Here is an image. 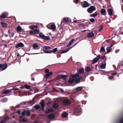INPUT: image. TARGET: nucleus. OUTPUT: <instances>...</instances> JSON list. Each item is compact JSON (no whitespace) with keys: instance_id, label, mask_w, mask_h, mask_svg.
I'll return each instance as SVG.
<instances>
[{"instance_id":"1","label":"nucleus","mask_w":123,"mask_h":123,"mask_svg":"<svg viewBox=\"0 0 123 123\" xmlns=\"http://www.w3.org/2000/svg\"><path fill=\"white\" fill-rule=\"evenodd\" d=\"M71 78H74V81H75L77 83H78L80 82V79L81 78L82 76L79 75L78 74H76L72 75Z\"/></svg>"},{"instance_id":"2","label":"nucleus","mask_w":123,"mask_h":123,"mask_svg":"<svg viewBox=\"0 0 123 123\" xmlns=\"http://www.w3.org/2000/svg\"><path fill=\"white\" fill-rule=\"evenodd\" d=\"M74 112L77 116L80 115L82 113L80 107L78 106H76L75 108Z\"/></svg>"},{"instance_id":"3","label":"nucleus","mask_w":123,"mask_h":123,"mask_svg":"<svg viewBox=\"0 0 123 123\" xmlns=\"http://www.w3.org/2000/svg\"><path fill=\"white\" fill-rule=\"evenodd\" d=\"M96 10V8L94 6H91L87 9V11L88 13L91 14L92 13Z\"/></svg>"},{"instance_id":"4","label":"nucleus","mask_w":123,"mask_h":123,"mask_svg":"<svg viewBox=\"0 0 123 123\" xmlns=\"http://www.w3.org/2000/svg\"><path fill=\"white\" fill-rule=\"evenodd\" d=\"M7 67L8 66L6 64H0V70L3 71L6 69Z\"/></svg>"},{"instance_id":"5","label":"nucleus","mask_w":123,"mask_h":123,"mask_svg":"<svg viewBox=\"0 0 123 123\" xmlns=\"http://www.w3.org/2000/svg\"><path fill=\"white\" fill-rule=\"evenodd\" d=\"M84 4H81V6L82 7L84 8H86L88 7L89 6L91 5V4H89L86 1H83Z\"/></svg>"},{"instance_id":"6","label":"nucleus","mask_w":123,"mask_h":123,"mask_svg":"<svg viewBox=\"0 0 123 123\" xmlns=\"http://www.w3.org/2000/svg\"><path fill=\"white\" fill-rule=\"evenodd\" d=\"M115 123H123V114L120 115L118 120L116 121Z\"/></svg>"},{"instance_id":"7","label":"nucleus","mask_w":123,"mask_h":123,"mask_svg":"<svg viewBox=\"0 0 123 123\" xmlns=\"http://www.w3.org/2000/svg\"><path fill=\"white\" fill-rule=\"evenodd\" d=\"M62 103L64 105H68L71 104V102L69 99H64L63 100Z\"/></svg>"},{"instance_id":"8","label":"nucleus","mask_w":123,"mask_h":123,"mask_svg":"<svg viewBox=\"0 0 123 123\" xmlns=\"http://www.w3.org/2000/svg\"><path fill=\"white\" fill-rule=\"evenodd\" d=\"M8 15V13L7 12H4L2 13L0 17L1 18L4 19L5 18H7V16Z\"/></svg>"},{"instance_id":"9","label":"nucleus","mask_w":123,"mask_h":123,"mask_svg":"<svg viewBox=\"0 0 123 123\" xmlns=\"http://www.w3.org/2000/svg\"><path fill=\"white\" fill-rule=\"evenodd\" d=\"M49 26L50 27L51 29L53 30H55L56 29V26L54 24H49L48 25L47 27L49 29L50 28L49 27Z\"/></svg>"},{"instance_id":"10","label":"nucleus","mask_w":123,"mask_h":123,"mask_svg":"<svg viewBox=\"0 0 123 123\" xmlns=\"http://www.w3.org/2000/svg\"><path fill=\"white\" fill-rule=\"evenodd\" d=\"M113 39L114 40V43L115 44H116L118 43L120 40V39L117 36H115L114 38Z\"/></svg>"},{"instance_id":"11","label":"nucleus","mask_w":123,"mask_h":123,"mask_svg":"<svg viewBox=\"0 0 123 123\" xmlns=\"http://www.w3.org/2000/svg\"><path fill=\"white\" fill-rule=\"evenodd\" d=\"M32 47L33 49L35 50H38L40 49L38 45L36 43L34 44Z\"/></svg>"},{"instance_id":"12","label":"nucleus","mask_w":123,"mask_h":123,"mask_svg":"<svg viewBox=\"0 0 123 123\" xmlns=\"http://www.w3.org/2000/svg\"><path fill=\"white\" fill-rule=\"evenodd\" d=\"M40 104L41 105L42 107L41 110L42 111H43L44 110V107L45 106V104L44 102V100H42V101L40 102Z\"/></svg>"},{"instance_id":"13","label":"nucleus","mask_w":123,"mask_h":123,"mask_svg":"<svg viewBox=\"0 0 123 123\" xmlns=\"http://www.w3.org/2000/svg\"><path fill=\"white\" fill-rule=\"evenodd\" d=\"M70 18L68 17L64 18L61 20V23L65 22H68L70 19Z\"/></svg>"},{"instance_id":"14","label":"nucleus","mask_w":123,"mask_h":123,"mask_svg":"<svg viewBox=\"0 0 123 123\" xmlns=\"http://www.w3.org/2000/svg\"><path fill=\"white\" fill-rule=\"evenodd\" d=\"M106 63L105 61L103 62L101 65L100 66V68L102 69H105L106 66Z\"/></svg>"},{"instance_id":"15","label":"nucleus","mask_w":123,"mask_h":123,"mask_svg":"<svg viewBox=\"0 0 123 123\" xmlns=\"http://www.w3.org/2000/svg\"><path fill=\"white\" fill-rule=\"evenodd\" d=\"M52 72L49 73H47L45 75V77L46 78H47L50 77L52 74Z\"/></svg>"},{"instance_id":"16","label":"nucleus","mask_w":123,"mask_h":123,"mask_svg":"<svg viewBox=\"0 0 123 123\" xmlns=\"http://www.w3.org/2000/svg\"><path fill=\"white\" fill-rule=\"evenodd\" d=\"M24 46V45L23 43H19L17 44V45L15 47L16 49H18L19 47H23Z\"/></svg>"},{"instance_id":"17","label":"nucleus","mask_w":123,"mask_h":123,"mask_svg":"<svg viewBox=\"0 0 123 123\" xmlns=\"http://www.w3.org/2000/svg\"><path fill=\"white\" fill-rule=\"evenodd\" d=\"M48 117L50 119H52L55 117V116L53 114L51 113L48 115Z\"/></svg>"},{"instance_id":"18","label":"nucleus","mask_w":123,"mask_h":123,"mask_svg":"<svg viewBox=\"0 0 123 123\" xmlns=\"http://www.w3.org/2000/svg\"><path fill=\"white\" fill-rule=\"evenodd\" d=\"M11 92V91L10 89H6L3 92V93L4 94H6L8 93H10Z\"/></svg>"},{"instance_id":"19","label":"nucleus","mask_w":123,"mask_h":123,"mask_svg":"<svg viewBox=\"0 0 123 123\" xmlns=\"http://www.w3.org/2000/svg\"><path fill=\"white\" fill-rule=\"evenodd\" d=\"M99 60L98 57H96L93 59L92 61V64H94L96 63Z\"/></svg>"},{"instance_id":"20","label":"nucleus","mask_w":123,"mask_h":123,"mask_svg":"<svg viewBox=\"0 0 123 123\" xmlns=\"http://www.w3.org/2000/svg\"><path fill=\"white\" fill-rule=\"evenodd\" d=\"M68 77V76L67 75H61L59 76V78H63V79L64 80H66V79L65 78Z\"/></svg>"},{"instance_id":"21","label":"nucleus","mask_w":123,"mask_h":123,"mask_svg":"<svg viewBox=\"0 0 123 123\" xmlns=\"http://www.w3.org/2000/svg\"><path fill=\"white\" fill-rule=\"evenodd\" d=\"M87 36L89 38H91L94 36V34L93 33L91 32L88 33L87 35Z\"/></svg>"},{"instance_id":"22","label":"nucleus","mask_w":123,"mask_h":123,"mask_svg":"<svg viewBox=\"0 0 123 123\" xmlns=\"http://www.w3.org/2000/svg\"><path fill=\"white\" fill-rule=\"evenodd\" d=\"M84 87L83 86H79L77 87L76 88V90L77 92H79Z\"/></svg>"},{"instance_id":"23","label":"nucleus","mask_w":123,"mask_h":123,"mask_svg":"<svg viewBox=\"0 0 123 123\" xmlns=\"http://www.w3.org/2000/svg\"><path fill=\"white\" fill-rule=\"evenodd\" d=\"M105 57V55H100L99 54L98 55V57L99 60L100 59L103 60L104 58Z\"/></svg>"},{"instance_id":"24","label":"nucleus","mask_w":123,"mask_h":123,"mask_svg":"<svg viewBox=\"0 0 123 123\" xmlns=\"http://www.w3.org/2000/svg\"><path fill=\"white\" fill-rule=\"evenodd\" d=\"M23 29L20 26H18L16 28V30L18 32L21 31Z\"/></svg>"},{"instance_id":"25","label":"nucleus","mask_w":123,"mask_h":123,"mask_svg":"<svg viewBox=\"0 0 123 123\" xmlns=\"http://www.w3.org/2000/svg\"><path fill=\"white\" fill-rule=\"evenodd\" d=\"M108 14L109 15H112L113 14V11L111 8H109L108 10Z\"/></svg>"},{"instance_id":"26","label":"nucleus","mask_w":123,"mask_h":123,"mask_svg":"<svg viewBox=\"0 0 123 123\" xmlns=\"http://www.w3.org/2000/svg\"><path fill=\"white\" fill-rule=\"evenodd\" d=\"M68 115V114L66 112H63L62 114V116L64 118L67 117Z\"/></svg>"},{"instance_id":"27","label":"nucleus","mask_w":123,"mask_h":123,"mask_svg":"<svg viewBox=\"0 0 123 123\" xmlns=\"http://www.w3.org/2000/svg\"><path fill=\"white\" fill-rule=\"evenodd\" d=\"M106 12L105 10L104 9H101V13L102 14L105 15V14Z\"/></svg>"},{"instance_id":"28","label":"nucleus","mask_w":123,"mask_h":123,"mask_svg":"<svg viewBox=\"0 0 123 123\" xmlns=\"http://www.w3.org/2000/svg\"><path fill=\"white\" fill-rule=\"evenodd\" d=\"M84 72V69L83 68H81L79 70V72L77 74H79V75L80 74H83Z\"/></svg>"},{"instance_id":"29","label":"nucleus","mask_w":123,"mask_h":123,"mask_svg":"<svg viewBox=\"0 0 123 123\" xmlns=\"http://www.w3.org/2000/svg\"><path fill=\"white\" fill-rule=\"evenodd\" d=\"M8 100V99L6 98H4L1 100V102L2 103H5L7 102Z\"/></svg>"},{"instance_id":"30","label":"nucleus","mask_w":123,"mask_h":123,"mask_svg":"<svg viewBox=\"0 0 123 123\" xmlns=\"http://www.w3.org/2000/svg\"><path fill=\"white\" fill-rule=\"evenodd\" d=\"M97 12H96L94 13L90 14V16L91 17H94L97 16Z\"/></svg>"},{"instance_id":"31","label":"nucleus","mask_w":123,"mask_h":123,"mask_svg":"<svg viewBox=\"0 0 123 123\" xmlns=\"http://www.w3.org/2000/svg\"><path fill=\"white\" fill-rule=\"evenodd\" d=\"M0 24L3 27L6 28L7 26V24L5 22H0Z\"/></svg>"},{"instance_id":"32","label":"nucleus","mask_w":123,"mask_h":123,"mask_svg":"<svg viewBox=\"0 0 123 123\" xmlns=\"http://www.w3.org/2000/svg\"><path fill=\"white\" fill-rule=\"evenodd\" d=\"M8 117L7 118H5L3 119V120L1 121L0 122V123H5L7 122V120L9 119Z\"/></svg>"},{"instance_id":"33","label":"nucleus","mask_w":123,"mask_h":123,"mask_svg":"<svg viewBox=\"0 0 123 123\" xmlns=\"http://www.w3.org/2000/svg\"><path fill=\"white\" fill-rule=\"evenodd\" d=\"M39 36L41 38L43 39L44 38L45 36L42 32H40L39 34Z\"/></svg>"},{"instance_id":"34","label":"nucleus","mask_w":123,"mask_h":123,"mask_svg":"<svg viewBox=\"0 0 123 123\" xmlns=\"http://www.w3.org/2000/svg\"><path fill=\"white\" fill-rule=\"evenodd\" d=\"M35 109L36 110H38L40 108V106L38 105H36L33 106Z\"/></svg>"},{"instance_id":"35","label":"nucleus","mask_w":123,"mask_h":123,"mask_svg":"<svg viewBox=\"0 0 123 123\" xmlns=\"http://www.w3.org/2000/svg\"><path fill=\"white\" fill-rule=\"evenodd\" d=\"M107 51V53H109L112 50L111 48L109 47H107L106 48Z\"/></svg>"},{"instance_id":"36","label":"nucleus","mask_w":123,"mask_h":123,"mask_svg":"<svg viewBox=\"0 0 123 123\" xmlns=\"http://www.w3.org/2000/svg\"><path fill=\"white\" fill-rule=\"evenodd\" d=\"M44 39H45L47 41H49L50 40V38L49 36H45Z\"/></svg>"},{"instance_id":"37","label":"nucleus","mask_w":123,"mask_h":123,"mask_svg":"<svg viewBox=\"0 0 123 123\" xmlns=\"http://www.w3.org/2000/svg\"><path fill=\"white\" fill-rule=\"evenodd\" d=\"M52 106L54 108H57L58 107V105L57 103H55Z\"/></svg>"},{"instance_id":"38","label":"nucleus","mask_w":123,"mask_h":123,"mask_svg":"<svg viewBox=\"0 0 123 123\" xmlns=\"http://www.w3.org/2000/svg\"><path fill=\"white\" fill-rule=\"evenodd\" d=\"M43 51L44 53H51V50H43Z\"/></svg>"},{"instance_id":"39","label":"nucleus","mask_w":123,"mask_h":123,"mask_svg":"<svg viewBox=\"0 0 123 123\" xmlns=\"http://www.w3.org/2000/svg\"><path fill=\"white\" fill-rule=\"evenodd\" d=\"M74 81V78H72V79H70V80L68 81L69 83L70 84L73 83Z\"/></svg>"},{"instance_id":"40","label":"nucleus","mask_w":123,"mask_h":123,"mask_svg":"<svg viewBox=\"0 0 123 123\" xmlns=\"http://www.w3.org/2000/svg\"><path fill=\"white\" fill-rule=\"evenodd\" d=\"M43 47L44 48L46 49H51V47L50 46L45 45Z\"/></svg>"},{"instance_id":"41","label":"nucleus","mask_w":123,"mask_h":123,"mask_svg":"<svg viewBox=\"0 0 123 123\" xmlns=\"http://www.w3.org/2000/svg\"><path fill=\"white\" fill-rule=\"evenodd\" d=\"M57 48H55L54 49L52 50H51V53L52 52H53L54 53H55L56 51H57Z\"/></svg>"},{"instance_id":"42","label":"nucleus","mask_w":123,"mask_h":123,"mask_svg":"<svg viewBox=\"0 0 123 123\" xmlns=\"http://www.w3.org/2000/svg\"><path fill=\"white\" fill-rule=\"evenodd\" d=\"M25 87L27 89H29L31 88L30 86L29 85H25Z\"/></svg>"},{"instance_id":"43","label":"nucleus","mask_w":123,"mask_h":123,"mask_svg":"<svg viewBox=\"0 0 123 123\" xmlns=\"http://www.w3.org/2000/svg\"><path fill=\"white\" fill-rule=\"evenodd\" d=\"M26 114L27 115V116L29 117L30 116V114L29 111L26 110Z\"/></svg>"},{"instance_id":"44","label":"nucleus","mask_w":123,"mask_h":123,"mask_svg":"<svg viewBox=\"0 0 123 123\" xmlns=\"http://www.w3.org/2000/svg\"><path fill=\"white\" fill-rule=\"evenodd\" d=\"M86 25L85 24L83 23H81L79 24L78 25V26H81V27H83V26H85Z\"/></svg>"},{"instance_id":"45","label":"nucleus","mask_w":123,"mask_h":123,"mask_svg":"<svg viewBox=\"0 0 123 123\" xmlns=\"http://www.w3.org/2000/svg\"><path fill=\"white\" fill-rule=\"evenodd\" d=\"M27 119L25 117H24L22 119V123H25L27 122Z\"/></svg>"},{"instance_id":"46","label":"nucleus","mask_w":123,"mask_h":123,"mask_svg":"<svg viewBox=\"0 0 123 123\" xmlns=\"http://www.w3.org/2000/svg\"><path fill=\"white\" fill-rule=\"evenodd\" d=\"M85 70L86 71L89 72L91 71V69L90 68L88 67H86L85 68Z\"/></svg>"},{"instance_id":"47","label":"nucleus","mask_w":123,"mask_h":123,"mask_svg":"<svg viewBox=\"0 0 123 123\" xmlns=\"http://www.w3.org/2000/svg\"><path fill=\"white\" fill-rule=\"evenodd\" d=\"M105 51V49L103 46H102L100 49V52H104Z\"/></svg>"},{"instance_id":"48","label":"nucleus","mask_w":123,"mask_h":123,"mask_svg":"<svg viewBox=\"0 0 123 123\" xmlns=\"http://www.w3.org/2000/svg\"><path fill=\"white\" fill-rule=\"evenodd\" d=\"M34 32L35 34H37L39 32V30L37 29H36L34 30Z\"/></svg>"},{"instance_id":"49","label":"nucleus","mask_w":123,"mask_h":123,"mask_svg":"<svg viewBox=\"0 0 123 123\" xmlns=\"http://www.w3.org/2000/svg\"><path fill=\"white\" fill-rule=\"evenodd\" d=\"M26 111H24L21 113V115L22 116H24L26 114Z\"/></svg>"},{"instance_id":"50","label":"nucleus","mask_w":123,"mask_h":123,"mask_svg":"<svg viewBox=\"0 0 123 123\" xmlns=\"http://www.w3.org/2000/svg\"><path fill=\"white\" fill-rule=\"evenodd\" d=\"M43 53H31L30 54H28V53H26L27 54H28L29 55H35V54H42Z\"/></svg>"},{"instance_id":"51","label":"nucleus","mask_w":123,"mask_h":123,"mask_svg":"<svg viewBox=\"0 0 123 123\" xmlns=\"http://www.w3.org/2000/svg\"><path fill=\"white\" fill-rule=\"evenodd\" d=\"M90 21L91 22H93L95 21V20L93 18H91L90 19Z\"/></svg>"},{"instance_id":"52","label":"nucleus","mask_w":123,"mask_h":123,"mask_svg":"<svg viewBox=\"0 0 123 123\" xmlns=\"http://www.w3.org/2000/svg\"><path fill=\"white\" fill-rule=\"evenodd\" d=\"M68 51L66 49L64 50L62 52H61L60 53V54H63V53H65L67 52Z\"/></svg>"},{"instance_id":"53","label":"nucleus","mask_w":123,"mask_h":123,"mask_svg":"<svg viewBox=\"0 0 123 123\" xmlns=\"http://www.w3.org/2000/svg\"><path fill=\"white\" fill-rule=\"evenodd\" d=\"M49 110L48 109L47 110H46L45 111H44V112L45 113L47 114L49 112Z\"/></svg>"},{"instance_id":"54","label":"nucleus","mask_w":123,"mask_h":123,"mask_svg":"<svg viewBox=\"0 0 123 123\" xmlns=\"http://www.w3.org/2000/svg\"><path fill=\"white\" fill-rule=\"evenodd\" d=\"M74 39L73 38L72 40H71L69 42L71 44L74 41Z\"/></svg>"},{"instance_id":"55","label":"nucleus","mask_w":123,"mask_h":123,"mask_svg":"<svg viewBox=\"0 0 123 123\" xmlns=\"http://www.w3.org/2000/svg\"><path fill=\"white\" fill-rule=\"evenodd\" d=\"M45 72L47 73H49V70L48 69H45Z\"/></svg>"},{"instance_id":"56","label":"nucleus","mask_w":123,"mask_h":123,"mask_svg":"<svg viewBox=\"0 0 123 123\" xmlns=\"http://www.w3.org/2000/svg\"><path fill=\"white\" fill-rule=\"evenodd\" d=\"M10 33V34L11 35V37H13V36L14 35V34L13 32L12 31H11V33Z\"/></svg>"},{"instance_id":"57","label":"nucleus","mask_w":123,"mask_h":123,"mask_svg":"<svg viewBox=\"0 0 123 123\" xmlns=\"http://www.w3.org/2000/svg\"><path fill=\"white\" fill-rule=\"evenodd\" d=\"M17 113L19 114H20L21 113L20 112V110H18L17 112Z\"/></svg>"},{"instance_id":"58","label":"nucleus","mask_w":123,"mask_h":123,"mask_svg":"<svg viewBox=\"0 0 123 123\" xmlns=\"http://www.w3.org/2000/svg\"><path fill=\"white\" fill-rule=\"evenodd\" d=\"M103 28L102 27L101 28H100V29L98 30V32H99L100 31L102 30Z\"/></svg>"},{"instance_id":"59","label":"nucleus","mask_w":123,"mask_h":123,"mask_svg":"<svg viewBox=\"0 0 123 123\" xmlns=\"http://www.w3.org/2000/svg\"><path fill=\"white\" fill-rule=\"evenodd\" d=\"M48 109V110H49V112H52L53 110L51 109Z\"/></svg>"},{"instance_id":"60","label":"nucleus","mask_w":123,"mask_h":123,"mask_svg":"<svg viewBox=\"0 0 123 123\" xmlns=\"http://www.w3.org/2000/svg\"><path fill=\"white\" fill-rule=\"evenodd\" d=\"M117 73H112L111 74V75H115L116 74H117Z\"/></svg>"},{"instance_id":"61","label":"nucleus","mask_w":123,"mask_h":123,"mask_svg":"<svg viewBox=\"0 0 123 123\" xmlns=\"http://www.w3.org/2000/svg\"><path fill=\"white\" fill-rule=\"evenodd\" d=\"M71 47H69L66 49L68 51L70 49H71Z\"/></svg>"},{"instance_id":"62","label":"nucleus","mask_w":123,"mask_h":123,"mask_svg":"<svg viewBox=\"0 0 123 123\" xmlns=\"http://www.w3.org/2000/svg\"><path fill=\"white\" fill-rule=\"evenodd\" d=\"M71 45V44L69 43H68V44L67 45V47H69Z\"/></svg>"},{"instance_id":"63","label":"nucleus","mask_w":123,"mask_h":123,"mask_svg":"<svg viewBox=\"0 0 123 123\" xmlns=\"http://www.w3.org/2000/svg\"><path fill=\"white\" fill-rule=\"evenodd\" d=\"M71 45V44L69 43H68V44L67 45V47H69Z\"/></svg>"},{"instance_id":"64","label":"nucleus","mask_w":123,"mask_h":123,"mask_svg":"<svg viewBox=\"0 0 123 123\" xmlns=\"http://www.w3.org/2000/svg\"><path fill=\"white\" fill-rule=\"evenodd\" d=\"M38 27V26L37 25H35L34 26V28L36 29H37Z\"/></svg>"}]
</instances>
